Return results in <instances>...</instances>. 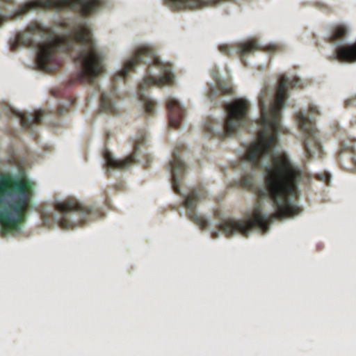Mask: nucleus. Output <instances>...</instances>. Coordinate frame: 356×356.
I'll use <instances>...</instances> for the list:
<instances>
[{
  "instance_id": "1",
  "label": "nucleus",
  "mask_w": 356,
  "mask_h": 356,
  "mask_svg": "<svg viewBox=\"0 0 356 356\" xmlns=\"http://www.w3.org/2000/svg\"><path fill=\"white\" fill-rule=\"evenodd\" d=\"M291 83H293L290 77L284 75L275 94L268 88L260 94L262 118L257 120L258 138L252 140L248 156L242 165L243 168L248 165L259 168L265 175L266 186L259 187V203L255 205L254 214L245 222L227 219L219 223L230 237L236 236L240 232L250 236L251 230H268L275 218L285 221L301 213L293 195L300 188L302 170L291 154L280 146L282 115L289 102L288 86Z\"/></svg>"
},
{
  "instance_id": "2",
  "label": "nucleus",
  "mask_w": 356,
  "mask_h": 356,
  "mask_svg": "<svg viewBox=\"0 0 356 356\" xmlns=\"http://www.w3.org/2000/svg\"><path fill=\"white\" fill-rule=\"evenodd\" d=\"M63 21L62 26L67 27H54L44 31V24H42L40 30L30 25L31 31L24 33L22 42H26L28 38L34 40H47L48 44L39 43L35 49L38 59L48 60L49 50L52 47L65 44L76 50L83 62V74L92 84H96V79L101 76V70L106 65V55L98 46L95 40L90 20L84 17H74Z\"/></svg>"
},
{
  "instance_id": "3",
  "label": "nucleus",
  "mask_w": 356,
  "mask_h": 356,
  "mask_svg": "<svg viewBox=\"0 0 356 356\" xmlns=\"http://www.w3.org/2000/svg\"><path fill=\"white\" fill-rule=\"evenodd\" d=\"M32 177L12 167L9 172L0 173V232L9 236L23 231L29 219L23 211L28 193H35Z\"/></svg>"
},
{
  "instance_id": "4",
  "label": "nucleus",
  "mask_w": 356,
  "mask_h": 356,
  "mask_svg": "<svg viewBox=\"0 0 356 356\" xmlns=\"http://www.w3.org/2000/svg\"><path fill=\"white\" fill-rule=\"evenodd\" d=\"M146 63H148L146 78L140 83V92L145 99H148V95L146 94L147 87L151 88L155 86L166 88L168 83L172 81L175 79L174 65L160 57L156 51L145 50L138 52L123 68L119 69L113 76L114 79L118 81L122 77L128 76L129 69H138V64Z\"/></svg>"
},
{
  "instance_id": "5",
  "label": "nucleus",
  "mask_w": 356,
  "mask_h": 356,
  "mask_svg": "<svg viewBox=\"0 0 356 356\" xmlns=\"http://www.w3.org/2000/svg\"><path fill=\"white\" fill-rule=\"evenodd\" d=\"M175 159H172L170 164L166 167V171H172L173 174V186L175 190L180 193L185 197V205L188 209V212L192 218L198 224L204 227H212L215 222L211 219L209 215H207L204 218H201L197 214H193L191 208L198 201L203 200V195L197 191L194 190L191 193H188L186 190L180 187L181 184H192L186 177V163L179 156V152L175 150L174 152Z\"/></svg>"
},
{
  "instance_id": "6",
  "label": "nucleus",
  "mask_w": 356,
  "mask_h": 356,
  "mask_svg": "<svg viewBox=\"0 0 356 356\" xmlns=\"http://www.w3.org/2000/svg\"><path fill=\"white\" fill-rule=\"evenodd\" d=\"M248 104V99L243 98L227 105L228 117L225 125V134L228 137L240 134L241 126L245 122Z\"/></svg>"
},
{
  "instance_id": "7",
  "label": "nucleus",
  "mask_w": 356,
  "mask_h": 356,
  "mask_svg": "<svg viewBox=\"0 0 356 356\" xmlns=\"http://www.w3.org/2000/svg\"><path fill=\"white\" fill-rule=\"evenodd\" d=\"M65 9L79 10L90 13L99 9L97 0H57V14L60 15Z\"/></svg>"
},
{
  "instance_id": "8",
  "label": "nucleus",
  "mask_w": 356,
  "mask_h": 356,
  "mask_svg": "<svg viewBox=\"0 0 356 356\" xmlns=\"http://www.w3.org/2000/svg\"><path fill=\"white\" fill-rule=\"evenodd\" d=\"M56 207L62 212V224L64 227H67L70 222L74 220L75 213L79 212L82 218L86 215V211L81 209L79 207L75 206L72 200L63 202L60 197H57Z\"/></svg>"
},
{
  "instance_id": "9",
  "label": "nucleus",
  "mask_w": 356,
  "mask_h": 356,
  "mask_svg": "<svg viewBox=\"0 0 356 356\" xmlns=\"http://www.w3.org/2000/svg\"><path fill=\"white\" fill-rule=\"evenodd\" d=\"M136 159L137 155L134 154L132 156L127 158L125 159L119 160L116 158L115 155L110 152H106L104 161L106 162L108 171H109L110 173H114L117 175L118 170L122 169L124 170H128L131 168L130 163L134 159Z\"/></svg>"
},
{
  "instance_id": "10",
  "label": "nucleus",
  "mask_w": 356,
  "mask_h": 356,
  "mask_svg": "<svg viewBox=\"0 0 356 356\" xmlns=\"http://www.w3.org/2000/svg\"><path fill=\"white\" fill-rule=\"evenodd\" d=\"M19 118L20 119L22 126L24 127H29L32 131H35L37 129V127L35 125V123H38L47 119L48 116L44 114L42 111H38L35 113L33 116H25L24 113H19Z\"/></svg>"
},
{
  "instance_id": "11",
  "label": "nucleus",
  "mask_w": 356,
  "mask_h": 356,
  "mask_svg": "<svg viewBox=\"0 0 356 356\" xmlns=\"http://www.w3.org/2000/svg\"><path fill=\"white\" fill-rule=\"evenodd\" d=\"M151 88L147 87L146 90V94L148 95V99H145V98L140 94V90L138 93L135 94L134 98H136V96L138 97V99L137 102L139 104L140 109L144 113H156L159 110V108L154 105L155 102L151 99L150 94L148 90Z\"/></svg>"
},
{
  "instance_id": "12",
  "label": "nucleus",
  "mask_w": 356,
  "mask_h": 356,
  "mask_svg": "<svg viewBox=\"0 0 356 356\" xmlns=\"http://www.w3.org/2000/svg\"><path fill=\"white\" fill-rule=\"evenodd\" d=\"M334 56H337L343 63H356V43L339 49Z\"/></svg>"
},
{
  "instance_id": "13",
  "label": "nucleus",
  "mask_w": 356,
  "mask_h": 356,
  "mask_svg": "<svg viewBox=\"0 0 356 356\" xmlns=\"http://www.w3.org/2000/svg\"><path fill=\"white\" fill-rule=\"evenodd\" d=\"M298 119L300 129H302L303 134L305 135L311 134L312 136L315 138L316 133L314 130L312 117L310 115H306L305 111H302L300 112Z\"/></svg>"
},
{
  "instance_id": "14",
  "label": "nucleus",
  "mask_w": 356,
  "mask_h": 356,
  "mask_svg": "<svg viewBox=\"0 0 356 356\" xmlns=\"http://www.w3.org/2000/svg\"><path fill=\"white\" fill-rule=\"evenodd\" d=\"M120 87L118 86H113V90L112 92H104L102 95V108L100 110V114L103 115L105 113L106 111H108L112 108H116L119 107L118 103L110 100V97L112 93H117L119 90Z\"/></svg>"
},
{
  "instance_id": "15",
  "label": "nucleus",
  "mask_w": 356,
  "mask_h": 356,
  "mask_svg": "<svg viewBox=\"0 0 356 356\" xmlns=\"http://www.w3.org/2000/svg\"><path fill=\"white\" fill-rule=\"evenodd\" d=\"M348 31L346 29L341 27L337 29L332 35V38L337 39L333 46L336 47L343 43L351 42L348 38Z\"/></svg>"
},
{
  "instance_id": "16",
  "label": "nucleus",
  "mask_w": 356,
  "mask_h": 356,
  "mask_svg": "<svg viewBox=\"0 0 356 356\" xmlns=\"http://www.w3.org/2000/svg\"><path fill=\"white\" fill-rule=\"evenodd\" d=\"M261 45L260 42H248L242 45V52L243 54H248L254 51Z\"/></svg>"
},
{
  "instance_id": "17",
  "label": "nucleus",
  "mask_w": 356,
  "mask_h": 356,
  "mask_svg": "<svg viewBox=\"0 0 356 356\" xmlns=\"http://www.w3.org/2000/svg\"><path fill=\"white\" fill-rule=\"evenodd\" d=\"M215 76H216L217 81L219 83L220 86H221V88L223 90L227 91L228 89V86H227V85L224 83V81L225 79V76L222 73H220L219 74H216Z\"/></svg>"
},
{
  "instance_id": "18",
  "label": "nucleus",
  "mask_w": 356,
  "mask_h": 356,
  "mask_svg": "<svg viewBox=\"0 0 356 356\" xmlns=\"http://www.w3.org/2000/svg\"><path fill=\"white\" fill-rule=\"evenodd\" d=\"M305 147H306L307 153L309 156H311L312 158H315L316 156V152L312 148V145H311L309 141H306L305 142Z\"/></svg>"
},
{
  "instance_id": "19",
  "label": "nucleus",
  "mask_w": 356,
  "mask_h": 356,
  "mask_svg": "<svg viewBox=\"0 0 356 356\" xmlns=\"http://www.w3.org/2000/svg\"><path fill=\"white\" fill-rule=\"evenodd\" d=\"M136 138L139 142L143 144H147L149 142L148 136L145 133H140L139 135L136 136Z\"/></svg>"
},
{
  "instance_id": "20",
  "label": "nucleus",
  "mask_w": 356,
  "mask_h": 356,
  "mask_svg": "<svg viewBox=\"0 0 356 356\" xmlns=\"http://www.w3.org/2000/svg\"><path fill=\"white\" fill-rule=\"evenodd\" d=\"M169 104H179L180 102L178 99H177V97L175 96H173V95H170L169 96Z\"/></svg>"
},
{
  "instance_id": "21",
  "label": "nucleus",
  "mask_w": 356,
  "mask_h": 356,
  "mask_svg": "<svg viewBox=\"0 0 356 356\" xmlns=\"http://www.w3.org/2000/svg\"><path fill=\"white\" fill-rule=\"evenodd\" d=\"M38 204V200L35 197H30V207L31 208H34L37 206Z\"/></svg>"
},
{
  "instance_id": "22",
  "label": "nucleus",
  "mask_w": 356,
  "mask_h": 356,
  "mask_svg": "<svg viewBox=\"0 0 356 356\" xmlns=\"http://www.w3.org/2000/svg\"><path fill=\"white\" fill-rule=\"evenodd\" d=\"M244 185L246 187H252L253 186L252 180L250 178H245L244 179Z\"/></svg>"
},
{
  "instance_id": "23",
  "label": "nucleus",
  "mask_w": 356,
  "mask_h": 356,
  "mask_svg": "<svg viewBox=\"0 0 356 356\" xmlns=\"http://www.w3.org/2000/svg\"><path fill=\"white\" fill-rule=\"evenodd\" d=\"M96 97H97V92H92L89 97L90 102H93L95 100Z\"/></svg>"
},
{
  "instance_id": "24",
  "label": "nucleus",
  "mask_w": 356,
  "mask_h": 356,
  "mask_svg": "<svg viewBox=\"0 0 356 356\" xmlns=\"http://www.w3.org/2000/svg\"><path fill=\"white\" fill-rule=\"evenodd\" d=\"M214 234H216V238H220L221 237V232L217 229L214 231Z\"/></svg>"
},
{
  "instance_id": "25",
  "label": "nucleus",
  "mask_w": 356,
  "mask_h": 356,
  "mask_svg": "<svg viewBox=\"0 0 356 356\" xmlns=\"http://www.w3.org/2000/svg\"><path fill=\"white\" fill-rule=\"evenodd\" d=\"M59 112H60V113H63L65 112V109L63 108H60L59 109Z\"/></svg>"
},
{
  "instance_id": "26",
  "label": "nucleus",
  "mask_w": 356,
  "mask_h": 356,
  "mask_svg": "<svg viewBox=\"0 0 356 356\" xmlns=\"http://www.w3.org/2000/svg\"><path fill=\"white\" fill-rule=\"evenodd\" d=\"M185 129V124L183 125L179 130V132L182 131Z\"/></svg>"
},
{
  "instance_id": "27",
  "label": "nucleus",
  "mask_w": 356,
  "mask_h": 356,
  "mask_svg": "<svg viewBox=\"0 0 356 356\" xmlns=\"http://www.w3.org/2000/svg\"><path fill=\"white\" fill-rule=\"evenodd\" d=\"M264 67H265L264 64H261V70H264Z\"/></svg>"
},
{
  "instance_id": "28",
  "label": "nucleus",
  "mask_w": 356,
  "mask_h": 356,
  "mask_svg": "<svg viewBox=\"0 0 356 356\" xmlns=\"http://www.w3.org/2000/svg\"><path fill=\"white\" fill-rule=\"evenodd\" d=\"M93 209V207H90L88 208V211H91Z\"/></svg>"
},
{
  "instance_id": "29",
  "label": "nucleus",
  "mask_w": 356,
  "mask_h": 356,
  "mask_svg": "<svg viewBox=\"0 0 356 356\" xmlns=\"http://www.w3.org/2000/svg\"><path fill=\"white\" fill-rule=\"evenodd\" d=\"M57 218H58V214H57V213H55V214H54V219H55V220H57Z\"/></svg>"
},
{
  "instance_id": "30",
  "label": "nucleus",
  "mask_w": 356,
  "mask_h": 356,
  "mask_svg": "<svg viewBox=\"0 0 356 356\" xmlns=\"http://www.w3.org/2000/svg\"><path fill=\"white\" fill-rule=\"evenodd\" d=\"M137 149H138V150L139 151L140 147H139V145H138V144H137Z\"/></svg>"
},
{
  "instance_id": "31",
  "label": "nucleus",
  "mask_w": 356,
  "mask_h": 356,
  "mask_svg": "<svg viewBox=\"0 0 356 356\" xmlns=\"http://www.w3.org/2000/svg\"><path fill=\"white\" fill-rule=\"evenodd\" d=\"M108 141H110L111 140V138L108 136V138H107Z\"/></svg>"
},
{
  "instance_id": "32",
  "label": "nucleus",
  "mask_w": 356,
  "mask_h": 356,
  "mask_svg": "<svg viewBox=\"0 0 356 356\" xmlns=\"http://www.w3.org/2000/svg\"><path fill=\"white\" fill-rule=\"evenodd\" d=\"M180 211L182 213L183 212V209L181 208L180 209Z\"/></svg>"
}]
</instances>
